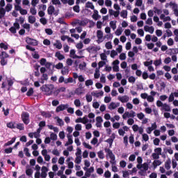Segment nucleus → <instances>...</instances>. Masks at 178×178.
Segmentation results:
<instances>
[{"label": "nucleus", "mask_w": 178, "mask_h": 178, "mask_svg": "<svg viewBox=\"0 0 178 178\" xmlns=\"http://www.w3.org/2000/svg\"><path fill=\"white\" fill-rule=\"evenodd\" d=\"M105 152H106V154H108L111 161H110V163H111V165H115V163H116V157H115V154H113V152H112V150H111V149H108V148H105L104 149Z\"/></svg>", "instance_id": "obj_1"}, {"label": "nucleus", "mask_w": 178, "mask_h": 178, "mask_svg": "<svg viewBox=\"0 0 178 178\" xmlns=\"http://www.w3.org/2000/svg\"><path fill=\"white\" fill-rule=\"evenodd\" d=\"M22 120L24 124H29L30 123V114L27 112H23L21 115Z\"/></svg>", "instance_id": "obj_2"}, {"label": "nucleus", "mask_w": 178, "mask_h": 178, "mask_svg": "<svg viewBox=\"0 0 178 178\" xmlns=\"http://www.w3.org/2000/svg\"><path fill=\"white\" fill-rule=\"evenodd\" d=\"M26 42L28 45H32L33 47H37L38 45V41L37 40L29 37L26 38Z\"/></svg>", "instance_id": "obj_3"}, {"label": "nucleus", "mask_w": 178, "mask_h": 178, "mask_svg": "<svg viewBox=\"0 0 178 178\" xmlns=\"http://www.w3.org/2000/svg\"><path fill=\"white\" fill-rule=\"evenodd\" d=\"M14 26H11L9 29V31H10V33H12V34H16V30H19V29H20V24H19V22H15L13 24Z\"/></svg>", "instance_id": "obj_4"}, {"label": "nucleus", "mask_w": 178, "mask_h": 178, "mask_svg": "<svg viewBox=\"0 0 178 178\" xmlns=\"http://www.w3.org/2000/svg\"><path fill=\"white\" fill-rule=\"evenodd\" d=\"M41 91H43L44 92H46L47 95H51L52 91L51 90V88L48 85H43L42 87H40Z\"/></svg>", "instance_id": "obj_5"}, {"label": "nucleus", "mask_w": 178, "mask_h": 178, "mask_svg": "<svg viewBox=\"0 0 178 178\" xmlns=\"http://www.w3.org/2000/svg\"><path fill=\"white\" fill-rule=\"evenodd\" d=\"M67 108H69V104H60L56 107V112L57 113L59 112H62V111H65V109H67Z\"/></svg>", "instance_id": "obj_6"}, {"label": "nucleus", "mask_w": 178, "mask_h": 178, "mask_svg": "<svg viewBox=\"0 0 178 178\" xmlns=\"http://www.w3.org/2000/svg\"><path fill=\"white\" fill-rule=\"evenodd\" d=\"M144 30L146 32L150 33V34H154V26H149L148 25H145L144 26Z\"/></svg>", "instance_id": "obj_7"}, {"label": "nucleus", "mask_w": 178, "mask_h": 178, "mask_svg": "<svg viewBox=\"0 0 178 178\" xmlns=\"http://www.w3.org/2000/svg\"><path fill=\"white\" fill-rule=\"evenodd\" d=\"M97 37L98 38L97 43L101 44L99 40H102V38L104 37V33H102V31L98 30L97 31Z\"/></svg>", "instance_id": "obj_8"}, {"label": "nucleus", "mask_w": 178, "mask_h": 178, "mask_svg": "<svg viewBox=\"0 0 178 178\" xmlns=\"http://www.w3.org/2000/svg\"><path fill=\"white\" fill-rule=\"evenodd\" d=\"M68 140L65 144V147H67L69 145H72L73 144V136L67 135Z\"/></svg>", "instance_id": "obj_9"}, {"label": "nucleus", "mask_w": 178, "mask_h": 178, "mask_svg": "<svg viewBox=\"0 0 178 178\" xmlns=\"http://www.w3.org/2000/svg\"><path fill=\"white\" fill-rule=\"evenodd\" d=\"M55 13V7L54 6H49L47 8V14L52 16Z\"/></svg>", "instance_id": "obj_10"}, {"label": "nucleus", "mask_w": 178, "mask_h": 178, "mask_svg": "<svg viewBox=\"0 0 178 178\" xmlns=\"http://www.w3.org/2000/svg\"><path fill=\"white\" fill-rule=\"evenodd\" d=\"M129 96L124 95L122 97H118V100L120 101L122 104H124L125 102H129Z\"/></svg>", "instance_id": "obj_11"}, {"label": "nucleus", "mask_w": 178, "mask_h": 178, "mask_svg": "<svg viewBox=\"0 0 178 178\" xmlns=\"http://www.w3.org/2000/svg\"><path fill=\"white\" fill-rule=\"evenodd\" d=\"M91 95H93V97H96V98H99V97L104 96V91L102 90L99 92H92Z\"/></svg>", "instance_id": "obj_12"}, {"label": "nucleus", "mask_w": 178, "mask_h": 178, "mask_svg": "<svg viewBox=\"0 0 178 178\" xmlns=\"http://www.w3.org/2000/svg\"><path fill=\"white\" fill-rule=\"evenodd\" d=\"M55 56L58 59V60H63V59H65V56L60 54V51L56 52Z\"/></svg>", "instance_id": "obj_13"}, {"label": "nucleus", "mask_w": 178, "mask_h": 178, "mask_svg": "<svg viewBox=\"0 0 178 178\" xmlns=\"http://www.w3.org/2000/svg\"><path fill=\"white\" fill-rule=\"evenodd\" d=\"M119 106V104H115V102H111L108 106V109L112 111L113 109H116Z\"/></svg>", "instance_id": "obj_14"}, {"label": "nucleus", "mask_w": 178, "mask_h": 178, "mask_svg": "<svg viewBox=\"0 0 178 178\" xmlns=\"http://www.w3.org/2000/svg\"><path fill=\"white\" fill-rule=\"evenodd\" d=\"M99 49H98L97 47L91 46V47H88L86 49V51H88V52H91V51H93L94 52H97Z\"/></svg>", "instance_id": "obj_15"}, {"label": "nucleus", "mask_w": 178, "mask_h": 178, "mask_svg": "<svg viewBox=\"0 0 178 178\" xmlns=\"http://www.w3.org/2000/svg\"><path fill=\"white\" fill-rule=\"evenodd\" d=\"M40 83L41 84H44L45 81H48V74H42V76L40 79Z\"/></svg>", "instance_id": "obj_16"}, {"label": "nucleus", "mask_w": 178, "mask_h": 178, "mask_svg": "<svg viewBox=\"0 0 178 178\" xmlns=\"http://www.w3.org/2000/svg\"><path fill=\"white\" fill-rule=\"evenodd\" d=\"M69 73V67L65 66V67H63V69L61 70V74H63V76H66V74H68Z\"/></svg>", "instance_id": "obj_17"}, {"label": "nucleus", "mask_w": 178, "mask_h": 178, "mask_svg": "<svg viewBox=\"0 0 178 178\" xmlns=\"http://www.w3.org/2000/svg\"><path fill=\"white\" fill-rule=\"evenodd\" d=\"M7 127H8V129H16V122H8L6 124Z\"/></svg>", "instance_id": "obj_18"}, {"label": "nucleus", "mask_w": 178, "mask_h": 178, "mask_svg": "<svg viewBox=\"0 0 178 178\" xmlns=\"http://www.w3.org/2000/svg\"><path fill=\"white\" fill-rule=\"evenodd\" d=\"M86 8H88L89 9H92V10H94V9H95V7L94 6V4H92V2L88 1L86 3Z\"/></svg>", "instance_id": "obj_19"}, {"label": "nucleus", "mask_w": 178, "mask_h": 178, "mask_svg": "<svg viewBox=\"0 0 178 178\" xmlns=\"http://www.w3.org/2000/svg\"><path fill=\"white\" fill-rule=\"evenodd\" d=\"M7 83H8V91H10V87H12V86H13V83H15L13 81V79H7Z\"/></svg>", "instance_id": "obj_20"}, {"label": "nucleus", "mask_w": 178, "mask_h": 178, "mask_svg": "<svg viewBox=\"0 0 178 178\" xmlns=\"http://www.w3.org/2000/svg\"><path fill=\"white\" fill-rule=\"evenodd\" d=\"M15 141H16V137L13 138L11 140L6 143L4 144V147H9V145H12V144H13Z\"/></svg>", "instance_id": "obj_21"}, {"label": "nucleus", "mask_w": 178, "mask_h": 178, "mask_svg": "<svg viewBox=\"0 0 178 178\" xmlns=\"http://www.w3.org/2000/svg\"><path fill=\"white\" fill-rule=\"evenodd\" d=\"M41 115L42 116H43L44 118H51L52 117V115H51V113L47 112V111H41Z\"/></svg>", "instance_id": "obj_22"}, {"label": "nucleus", "mask_w": 178, "mask_h": 178, "mask_svg": "<svg viewBox=\"0 0 178 178\" xmlns=\"http://www.w3.org/2000/svg\"><path fill=\"white\" fill-rule=\"evenodd\" d=\"M161 164H162V162H161V161H159V160H154L153 162V166H154V169H156V168L161 165Z\"/></svg>", "instance_id": "obj_23"}, {"label": "nucleus", "mask_w": 178, "mask_h": 178, "mask_svg": "<svg viewBox=\"0 0 178 178\" xmlns=\"http://www.w3.org/2000/svg\"><path fill=\"white\" fill-rule=\"evenodd\" d=\"M29 23H31V24H34L35 23V17L34 16H29Z\"/></svg>", "instance_id": "obj_24"}, {"label": "nucleus", "mask_w": 178, "mask_h": 178, "mask_svg": "<svg viewBox=\"0 0 178 178\" xmlns=\"http://www.w3.org/2000/svg\"><path fill=\"white\" fill-rule=\"evenodd\" d=\"M54 46L56 47L57 49H62V43H60L59 40H57L56 43H55Z\"/></svg>", "instance_id": "obj_25"}, {"label": "nucleus", "mask_w": 178, "mask_h": 178, "mask_svg": "<svg viewBox=\"0 0 178 178\" xmlns=\"http://www.w3.org/2000/svg\"><path fill=\"white\" fill-rule=\"evenodd\" d=\"M120 16L121 17H123V19H127V10H123L120 13Z\"/></svg>", "instance_id": "obj_26"}, {"label": "nucleus", "mask_w": 178, "mask_h": 178, "mask_svg": "<svg viewBox=\"0 0 178 178\" xmlns=\"http://www.w3.org/2000/svg\"><path fill=\"white\" fill-rule=\"evenodd\" d=\"M163 109H164L165 112H170V106L168 105L167 104H164L163 105Z\"/></svg>", "instance_id": "obj_27"}, {"label": "nucleus", "mask_w": 178, "mask_h": 178, "mask_svg": "<svg viewBox=\"0 0 178 178\" xmlns=\"http://www.w3.org/2000/svg\"><path fill=\"white\" fill-rule=\"evenodd\" d=\"M116 23H118V22H116V21H111L110 22V26H111V29H113V30H116Z\"/></svg>", "instance_id": "obj_28"}, {"label": "nucleus", "mask_w": 178, "mask_h": 178, "mask_svg": "<svg viewBox=\"0 0 178 178\" xmlns=\"http://www.w3.org/2000/svg\"><path fill=\"white\" fill-rule=\"evenodd\" d=\"M16 129L18 130H24V124L22 123L16 124Z\"/></svg>", "instance_id": "obj_29"}, {"label": "nucleus", "mask_w": 178, "mask_h": 178, "mask_svg": "<svg viewBox=\"0 0 178 178\" xmlns=\"http://www.w3.org/2000/svg\"><path fill=\"white\" fill-rule=\"evenodd\" d=\"M97 156H98V158H99V159H104V158H105L104 152L102 150H100L99 152H98Z\"/></svg>", "instance_id": "obj_30"}, {"label": "nucleus", "mask_w": 178, "mask_h": 178, "mask_svg": "<svg viewBox=\"0 0 178 178\" xmlns=\"http://www.w3.org/2000/svg\"><path fill=\"white\" fill-rule=\"evenodd\" d=\"M33 94H34V89H33V88H30L26 92V95L27 97H31Z\"/></svg>", "instance_id": "obj_31"}, {"label": "nucleus", "mask_w": 178, "mask_h": 178, "mask_svg": "<svg viewBox=\"0 0 178 178\" xmlns=\"http://www.w3.org/2000/svg\"><path fill=\"white\" fill-rule=\"evenodd\" d=\"M50 139L53 140V141H56V140H58V136L56 135V134L51 133L50 134Z\"/></svg>", "instance_id": "obj_32"}, {"label": "nucleus", "mask_w": 178, "mask_h": 178, "mask_svg": "<svg viewBox=\"0 0 178 178\" xmlns=\"http://www.w3.org/2000/svg\"><path fill=\"white\" fill-rule=\"evenodd\" d=\"M0 63L1 66H5L6 65H8V60H6V58L1 57Z\"/></svg>", "instance_id": "obj_33"}, {"label": "nucleus", "mask_w": 178, "mask_h": 178, "mask_svg": "<svg viewBox=\"0 0 178 178\" xmlns=\"http://www.w3.org/2000/svg\"><path fill=\"white\" fill-rule=\"evenodd\" d=\"M74 104L75 105V106L78 107L79 106H81V102H80V99H76L74 102Z\"/></svg>", "instance_id": "obj_34"}, {"label": "nucleus", "mask_w": 178, "mask_h": 178, "mask_svg": "<svg viewBox=\"0 0 178 178\" xmlns=\"http://www.w3.org/2000/svg\"><path fill=\"white\" fill-rule=\"evenodd\" d=\"M170 163H171L170 160L165 161V168L167 170H169V169H170Z\"/></svg>", "instance_id": "obj_35"}, {"label": "nucleus", "mask_w": 178, "mask_h": 178, "mask_svg": "<svg viewBox=\"0 0 178 178\" xmlns=\"http://www.w3.org/2000/svg\"><path fill=\"white\" fill-rule=\"evenodd\" d=\"M74 12H76V13H80V6L76 5L73 7Z\"/></svg>", "instance_id": "obj_36"}, {"label": "nucleus", "mask_w": 178, "mask_h": 178, "mask_svg": "<svg viewBox=\"0 0 178 178\" xmlns=\"http://www.w3.org/2000/svg\"><path fill=\"white\" fill-rule=\"evenodd\" d=\"M0 48H1L2 49H4L5 51H7V49H8V44H6L3 42L0 43Z\"/></svg>", "instance_id": "obj_37"}, {"label": "nucleus", "mask_w": 178, "mask_h": 178, "mask_svg": "<svg viewBox=\"0 0 178 178\" xmlns=\"http://www.w3.org/2000/svg\"><path fill=\"white\" fill-rule=\"evenodd\" d=\"M155 154H159V155H162V148L157 147L154 149Z\"/></svg>", "instance_id": "obj_38"}, {"label": "nucleus", "mask_w": 178, "mask_h": 178, "mask_svg": "<svg viewBox=\"0 0 178 178\" xmlns=\"http://www.w3.org/2000/svg\"><path fill=\"white\" fill-rule=\"evenodd\" d=\"M170 6L172 7V9L173 10H177V4H176L175 3L170 2Z\"/></svg>", "instance_id": "obj_39"}, {"label": "nucleus", "mask_w": 178, "mask_h": 178, "mask_svg": "<svg viewBox=\"0 0 178 178\" xmlns=\"http://www.w3.org/2000/svg\"><path fill=\"white\" fill-rule=\"evenodd\" d=\"M105 47H106V49H112V48H113L112 42H107L105 44Z\"/></svg>", "instance_id": "obj_40"}, {"label": "nucleus", "mask_w": 178, "mask_h": 178, "mask_svg": "<svg viewBox=\"0 0 178 178\" xmlns=\"http://www.w3.org/2000/svg\"><path fill=\"white\" fill-rule=\"evenodd\" d=\"M56 69H58V70H60V69H63V63H58L55 65Z\"/></svg>", "instance_id": "obj_41"}, {"label": "nucleus", "mask_w": 178, "mask_h": 178, "mask_svg": "<svg viewBox=\"0 0 178 178\" xmlns=\"http://www.w3.org/2000/svg\"><path fill=\"white\" fill-rule=\"evenodd\" d=\"M154 61L151 60L150 61H145L143 63L144 66H146V67H149V66H151V65H152Z\"/></svg>", "instance_id": "obj_42"}, {"label": "nucleus", "mask_w": 178, "mask_h": 178, "mask_svg": "<svg viewBox=\"0 0 178 178\" xmlns=\"http://www.w3.org/2000/svg\"><path fill=\"white\" fill-rule=\"evenodd\" d=\"M68 83H73V78L72 77H69L67 79H65L64 81L65 84H68Z\"/></svg>", "instance_id": "obj_43"}, {"label": "nucleus", "mask_w": 178, "mask_h": 178, "mask_svg": "<svg viewBox=\"0 0 178 178\" xmlns=\"http://www.w3.org/2000/svg\"><path fill=\"white\" fill-rule=\"evenodd\" d=\"M12 4L10 3H8L6 6V12H10L12 10Z\"/></svg>", "instance_id": "obj_44"}, {"label": "nucleus", "mask_w": 178, "mask_h": 178, "mask_svg": "<svg viewBox=\"0 0 178 178\" xmlns=\"http://www.w3.org/2000/svg\"><path fill=\"white\" fill-rule=\"evenodd\" d=\"M99 76H101V74H99V70L98 68H97L96 72L94 74V77H95V79H99Z\"/></svg>", "instance_id": "obj_45"}, {"label": "nucleus", "mask_w": 178, "mask_h": 178, "mask_svg": "<svg viewBox=\"0 0 178 178\" xmlns=\"http://www.w3.org/2000/svg\"><path fill=\"white\" fill-rule=\"evenodd\" d=\"M75 163H77L78 165L81 163V156H76V158L75 159Z\"/></svg>", "instance_id": "obj_46"}, {"label": "nucleus", "mask_w": 178, "mask_h": 178, "mask_svg": "<svg viewBox=\"0 0 178 178\" xmlns=\"http://www.w3.org/2000/svg\"><path fill=\"white\" fill-rule=\"evenodd\" d=\"M45 33L48 35H52V34H54V31L51 29H45Z\"/></svg>", "instance_id": "obj_47"}, {"label": "nucleus", "mask_w": 178, "mask_h": 178, "mask_svg": "<svg viewBox=\"0 0 178 178\" xmlns=\"http://www.w3.org/2000/svg\"><path fill=\"white\" fill-rule=\"evenodd\" d=\"M113 139H111V138L107 139L106 140V143H108V144H109V147L110 148H112V145L113 144Z\"/></svg>", "instance_id": "obj_48"}, {"label": "nucleus", "mask_w": 178, "mask_h": 178, "mask_svg": "<svg viewBox=\"0 0 178 178\" xmlns=\"http://www.w3.org/2000/svg\"><path fill=\"white\" fill-rule=\"evenodd\" d=\"M9 56V54H8V53H6V51H2L1 54H0V58H4L6 59V58H8Z\"/></svg>", "instance_id": "obj_49"}, {"label": "nucleus", "mask_w": 178, "mask_h": 178, "mask_svg": "<svg viewBox=\"0 0 178 178\" xmlns=\"http://www.w3.org/2000/svg\"><path fill=\"white\" fill-rule=\"evenodd\" d=\"M26 176H31L33 175V169L29 168L26 170Z\"/></svg>", "instance_id": "obj_50"}, {"label": "nucleus", "mask_w": 178, "mask_h": 178, "mask_svg": "<svg viewBox=\"0 0 178 178\" xmlns=\"http://www.w3.org/2000/svg\"><path fill=\"white\" fill-rule=\"evenodd\" d=\"M47 63V59H45V58H41L40 60V64L41 65V66H45Z\"/></svg>", "instance_id": "obj_51"}, {"label": "nucleus", "mask_w": 178, "mask_h": 178, "mask_svg": "<svg viewBox=\"0 0 178 178\" xmlns=\"http://www.w3.org/2000/svg\"><path fill=\"white\" fill-rule=\"evenodd\" d=\"M83 47H84V45L83 44V42H80L76 45L77 49H83Z\"/></svg>", "instance_id": "obj_52"}, {"label": "nucleus", "mask_w": 178, "mask_h": 178, "mask_svg": "<svg viewBox=\"0 0 178 178\" xmlns=\"http://www.w3.org/2000/svg\"><path fill=\"white\" fill-rule=\"evenodd\" d=\"M13 151V148L12 147H8L4 149L5 154H12Z\"/></svg>", "instance_id": "obj_53"}, {"label": "nucleus", "mask_w": 178, "mask_h": 178, "mask_svg": "<svg viewBox=\"0 0 178 178\" xmlns=\"http://www.w3.org/2000/svg\"><path fill=\"white\" fill-rule=\"evenodd\" d=\"M128 81H129V83H136V77H134L133 76H129L128 79Z\"/></svg>", "instance_id": "obj_54"}, {"label": "nucleus", "mask_w": 178, "mask_h": 178, "mask_svg": "<svg viewBox=\"0 0 178 178\" xmlns=\"http://www.w3.org/2000/svg\"><path fill=\"white\" fill-rule=\"evenodd\" d=\"M85 84H86V87H88L90 86H92V84H93L92 80H91V79L87 80L86 81Z\"/></svg>", "instance_id": "obj_55"}, {"label": "nucleus", "mask_w": 178, "mask_h": 178, "mask_svg": "<svg viewBox=\"0 0 178 178\" xmlns=\"http://www.w3.org/2000/svg\"><path fill=\"white\" fill-rule=\"evenodd\" d=\"M86 98L87 102H91V101H92V96H91L90 95H86Z\"/></svg>", "instance_id": "obj_56"}, {"label": "nucleus", "mask_w": 178, "mask_h": 178, "mask_svg": "<svg viewBox=\"0 0 178 178\" xmlns=\"http://www.w3.org/2000/svg\"><path fill=\"white\" fill-rule=\"evenodd\" d=\"M127 124H129V126H133V124H134V120L133 118L128 119Z\"/></svg>", "instance_id": "obj_57"}, {"label": "nucleus", "mask_w": 178, "mask_h": 178, "mask_svg": "<svg viewBox=\"0 0 178 178\" xmlns=\"http://www.w3.org/2000/svg\"><path fill=\"white\" fill-rule=\"evenodd\" d=\"M143 140H144V141H148V140H149V136H148V134H143Z\"/></svg>", "instance_id": "obj_58"}, {"label": "nucleus", "mask_w": 178, "mask_h": 178, "mask_svg": "<svg viewBox=\"0 0 178 178\" xmlns=\"http://www.w3.org/2000/svg\"><path fill=\"white\" fill-rule=\"evenodd\" d=\"M66 63L67 66H72V65H73V60H72V58H68L67 59Z\"/></svg>", "instance_id": "obj_59"}, {"label": "nucleus", "mask_w": 178, "mask_h": 178, "mask_svg": "<svg viewBox=\"0 0 178 178\" xmlns=\"http://www.w3.org/2000/svg\"><path fill=\"white\" fill-rule=\"evenodd\" d=\"M116 56H118V51L115 50H112L111 53V58H115Z\"/></svg>", "instance_id": "obj_60"}, {"label": "nucleus", "mask_w": 178, "mask_h": 178, "mask_svg": "<svg viewBox=\"0 0 178 178\" xmlns=\"http://www.w3.org/2000/svg\"><path fill=\"white\" fill-rule=\"evenodd\" d=\"M120 60H125L126 54L122 53L121 54H120Z\"/></svg>", "instance_id": "obj_61"}, {"label": "nucleus", "mask_w": 178, "mask_h": 178, "mask_svg": "<svg viewBox=\"0 0 178 178\" xmlns=\"http://www.w3.org/2000/svg\"><path fill=\"white\" fill-rule=\"evenodd\" d=\"M5 13H6V10L3 9V8H0V15L3 16V17L5 16Z\"/></svg>", "instance_id": "obj_62"}, {"label": "nucleus", "mask_w": 178, "mask_h": 178, "mask_svg": "<svg viewBox=\"0 0 178 178\" xmlns=\"http://www.w3.org/2000/svg\"><path fill=\"white\" fill-rule=\"evenodd\" d=\"M92 106L95 108V109H98V108H99V103H98V102H95L92 104Z\"/></svg>", "instance_id": "obj_63"}, {"label": "nucleus", "mask_w": 178, "mask_h": 178, "mask_svg": "<svg viewBox=\"0 0 178 178\" xmlns=\"http://www.w3.org/2000/svg\"><path fill=\"white\" fill-rule=\"evenodd\" d=\"M100 58L102 59V60H106V54H105V53H102L100 54Z\"/></svg>", "instance_id": "obj_64"}]
</instances>
